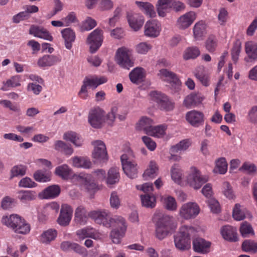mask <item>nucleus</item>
<instances>
[{
	"instance_id": "nucleus-1",
	"label": "nucleus",
	"mask_w": 257,
	"mask_h": 257,
	"mask_svg": "<svg viewBox=\"0 0 257 257\" xmlns=\"http://www.w3.org/2000/svg\"><path fill=\"white\" fill-rule=\"evenodd\" d=\"M195 233L194 227L187 225L181 226L179 232L174 237L175 247L181 251L188 250L191 247V237Z\"/></svg>"
},
{
	"instance_id": "nucleus-2",
	"label": "nucleus",
	"mask_w": 257,
	"mask_h": 257,
	"mask_svg": "<svg viewBox=\"0 0 257 257\" xmlns=\"http://www.w3.org/2000/svg\"><path fill=\"white\" fill-rule=\"evenodd\" d=\"M2 221L4 224L12 228L16 233L26 234L30 231V225L17 214L3 217Z\"/></svg>"
},
{
	"instance_id": "nucleus-3",
	"label": "nucleus",
	"mask_w": 257,
	"mask_h": 257,
	"mask_svg": "<svg viewBox=\"0 0 257 257\" xmlns=\"http://www.w3.org/2000/svg\"><path fill=\"white\" fill-rule=\"evenodd\" d=\"M89 216L99 224H102L106 227L112 226L117 219L121 216L112 217L110 213L105 210H94L89 213Z\"/></svg>"
},
{
	"instance_id": "nucleus-4",
	"label": "nucleus",
	"mask_w": 257,
	"mask_h": 257,
	"mask_svg": "<svg viewBox=\"0 0 257 257\" xmlns=\"http://www.w3.org/2000/svg\"><path fill=\"white\" fill-rule=\"evenodd\" d=\"M173 217L169 215H163L156 224V236L159 240H162L168 235L170 226Z\"/></svg>"
},
{
	"instance_id": "nucleus-5",
	"label": "nucleus",
	"mask_w": 257,
	"mask_h": 257,
	"mask_svg": "<svg viewBox=\"0 0 257 257\" xmlns=\"http://www.w3.org/2000/svg\"><path fill=\"white\" fill-rule=\"evenodd\" d=\"M150 96L151 100L157 103L160 109L168 111L174 108V102L165 94L158 91H152Z\"/></svg>"
},
{
	"instance_id": "nucleus-6",
	"label": "nucleus",
	"mask_w": 257,
	"mask_h": 257,
	"mask_svg": "<svg viewBox=\"0 0 257 257\" xmlns=\"http://www.w3.org/2000/svg\"><path fill=\"white\" fill-rule=\"evenodd\" d=\"M88 121L94 128L101 127L105 123L104 111L98 106L91 108L88 113Z\"/></svg>"
},
{
	"instance_id": "nucleus-7",
	"label": "nucleus",
	"mask_w": 257,
	"mask_h": 257,
	"mask_svg": "<svg viewBox=\"0 0 257 257\" xmlns=\"http://www.w3.org/2000/svg\"><path fill=\"white\" fill-rule=\"evenodd\" d=\"M115 61L121 68L130 69L134 66V63L131 57V52L126 48H119L115 55Z\"/></svg>"
},
{
	"instance_id": "nucleus-8",
	"label": "nucleus",
	"mask_w": 257,
	"mask_h": 257,
	"mask_svg": "<svg viewBox=\"0 0 257 257\" xmlns=\"http://www.w3.org/2000/svg\"><path fill=\"white\" fill-rule=\"evenodd\" d=\"M112 227H114L110 234V238L114 243L120 242L121 239L124 236L126 229L125 220L122 217H118Z\"/></svg>"
},
{
	"instance_id": "nucleus-9",
	"label": "nucleus",
	"mask_w": 257,
	"mask_h": 257,
	"mask_svg": "<svg viewBox=\"0 0 257 257\" xmlns=\"http://www.w3.org/2000/svg\"><path fill=\"white\" fill-rule=\"evenodd\" d=\"M208 177L202 176L195 168H191L190 172L187 177V183L195 189H198L208 181Z\"/></svg>"
},
{
	"instance_id": "nucleus-10",
	"label": "nucleus",
	"mask_w": 257,
	"mask_h": 257,
	"mask_svg": "<svg viewBox=\"0 0 257 257\" xmlns=\"http://www.w3.org/2000/svg\"><path fill=\"white\" fill-rule=\"evenodd\" d=\"M106 81L107 79L104 77H95L91 78L86 77L83 80V84L79 92V96L84 99H86L88 96L87 87L96 88L98 85L103 84Z\"/></svg>"
},
{
	"instance_id": "nucleus-11",
	"label": "nucleus",
	"mask_w": 257,
	"mask_h": 257,
	"mask_svg": "<svg viewBox=\"0 0 257 257\" xmlns=\"http://www.w3.org/2000/svg\"><path fill=\"white\" fill-rule=\"evenodd\" d=\"M103 32L99 29H96L88 35L86 43L89 45L91 53H95L101 46L103 41Z\"/></svg>"
},
{
	"instance_id": "nucleus-12",
	"label": "nucleus",
	"mask_w": 257,
	"mask_h": 257,
	"mask_svg": "<svg viewBox=\"0 0 257 257\" xmlns=\"http://www.w3.org/2000/svg\"><path fill=\"white\" fill-rule=\"evenodd\" d=\"M198 205L194 202H188L182 205L179 209V215L184 219L194 218L199 213Z\"/></svg>"
},
{
	"instance_id": "nucleus-13",
	"label": "nucleus",
	"mask_w": 257,
	"mask_h": 257,
	"mask_svg": "<svg viewBox=\"0 0 257 257\" xmlns=\"http://www.w3.org/2000/svg\"><path fill=\"white\" fill-rule=\"evenodd\" d=\"M94 146L92 157L95 161L104 162L107 160V153L104 143L100 140H97L92 143Z\"/></svg>"
},
{
	"instance_id": "nucleus-14",
	"label": "nucleus",
	"mask_w": 257,
	"mask_h": 257,
	"mask_svg": "<svg viewBox=\"0 0 257 257\" xmlns=\"http://www.w3.org/2000/svg\"><path fill=\"white\" fill-rule=\"evenodd\" d=\"M76 179L80 183L82 189L88 193L93 192L97 189V186L90 175L80 174L76 176Z\"/></svg>"
},
{
	"instance_id": "nucleus-15",
	"label": "nucleus",
	"mask_w": 257,
	"mask_h": 257,
	"mask_svg": "<svg viewBox=\"0 0 257 257\" xmlns=\"http://www.w3.org/2000/svg\"><path fill=\"white\" fill-rule=\"evenodd\" d=\"M60 248L65 252L73 251L82 255L87 254L86 249L79 244L70 241H64L60 244Z\"/></svg>"
},
{
	"instance_id": "nucleus-16",
	"label": "nucleus",
	"mask_w": 257,
	"mask_h": 257,
	"mask_svg": "<svg viewBox=\"0 0 257 257\" xmlns=\"http://www.w3.org/2000/svg\"><path fill=\"white\" fill-rule=\"evenodd\" d=\"M73 209L68 204H63L61 206L60 215L58 218V223L62 226L69 224L72 215Z\"/></svg>"
},
{
	"instance_id": "nucleus-17",
	"label": "nucleus",
	"mask_w": 257,
	"mask_h": 257,
	"mask_svg": "<svg viewBox=\"0 0 257 257\" xmlns=\"http://www.w3.org/2000/svg\"><path fill=\"white\" fill-rule=\"evenodd\" d=\"M145 36L149 37H156L161 30L160 24L155 20L147 21L144 27Z\"/></svg>"
},
{
	"instance_id": "nucleus-18",
	"label": "nucleus",
	"mask_w": 257,
	"mask_h": 257,
	"mask_svg": "<svg viewBox=\"0 0 257 257\" xmlns=\"http://www.w3.org/2000/svg\"><path fill=\"white\" fill-rule=\"evenodd\" d=\"M186 119L193 126L198 127L204 121V114L200 111L193 110L187 112Z\"/></svg>"
},
{
	"instance_id": "nucleus-19",
	"label": "nucleus",
	"mask_w": 257,
	"mask_h": 257,
	"mask_svg": "<svg viewBox=\"0 0 257 257\" xmlns=\"http://www.w3.org/2000/svg\"><path fill=\"white\" fill-rule=\"evenodd\" d=\"M158 75L163 80L169 82L172 86L179 88L181 82L175 73L166 69H162L160 70Z\"/></svg>"
},
{
	"instance_id": "nucleus-20",
	"label": "nucleus",
	"mask_w": 257,
	"mask_h": 257,
	"mask_svg": "<svg viewBox=\"0 0 257 257\" xmlns=\"http://www.w3.org/2000/svg\"><path fill=\"white\" fill-rule=\"evenodd\" d=\"M127 18L130 26L135 31L140 30L144 23L143 16L139 14L128 13Z\"/></svg>"
},
{
	"instance_id": "nucleus-21",
	"label": "nucleus",
	"mask_w": 257,
	"mask_h": 257,
	"mask_svg": "<svg viewBox=\"0 0 257 257\" xmlns=\"http://www.w3.org/2000/svg\"><path fill=\"white\" fill-rule=\"evenodd\" d=\"M29 34L49 41H52L53 39L49 32L43 27L32 26L29 30Z\"/></svg>"
},
{
	"instance_id": "nucleus-22",
	"label": "nucleus",
	"mask_w": 257,
	"mask_h": 257,
	"mask_svg": "<svg viewBox=\"0 0 257 257\" xmlns=\"http://www.w3.org/2000/svg\"><path fill=\"white\" fill-rule=\"evenodd\" d=\"M220 232L223 238L228 241L235 242L237 241V229L230 225H225L223 226Z\"/></svg>"
},
{
	"instance_id": "nucleus-23",
	"label": "nucleus",
	"mask_w": 257,
	"mask_h": 257,
	"mask_svg": "<svg viewBox=\"0 0 257 257\" xmlns=\"http://www.w3.org/2000/svg\"><path fill=\"white\" fill-rule=\"evenodd\" d=\"M210 242L202 238H196L193 240V247L195 251L202 254L209 252Z\"/></svg>"
},
{
	"instance_id": "nucleus-24",
	"label": "nucleus",
	"mask_w": 257,
	"mask_h": 257,
	"mask_svg": "<svg viewBox=\"0 0 257 257\" xmlns=\"http://www.w3.org/2000/svg\"><path fill=\"white\" fill-rule=\"evenodd\" d=\"M196 19V14L193 12H189L181 16L177 21L179 28L184 29L189 27Z\"/></svg>"
},
{
	"instance_id": "nucleus-25",
	"label": "nucleus",
	"mask_w": 257,
	"mask_h": 257,
	"mask_svg": "<svg viewBox=\"0 0 257 257\" xmlns=\"http://www.w3.org/2000/svg\"><path fill=\"white\" fill-rule=\"evenodd\" d=\"M61 61V59L53 55H46L40 58L37 62L40 67H51Z\"/></svg>"
},
{
	"instance_id": "nucleus-26",
	"label": "nucleus",
	"mask_w": 257,
	"mask_h": 257,
	"mask_svg": "<svg viewBox=\"0 0 257 257\" xmlns=\"http://www.w3.org/2000/svg\"><path fill=\"white\" fill-rule=\"evenodd\" d=\"M154 124L152 119L147 116H143L137 123L136 128L138 130L144 131L146 134L149 135L152 133L151 130Z\"/></svg>"
},
{
	"instance_id": "nucleus-27",
	"label": "nucleus",
	"mask_w": 257,
	"mask_h": 257,
	"mask_svg": "<svg viewBox=\"0 0 257 257\" xmlns=\"http://www.w3.org/2000/svg\"><path fill=\"white\" fill-rule=\"evenodd\" d=\"M245 50L248 56V58H245L246 62L254 61L257 59V45L256 43L252 41L246 42L245 45Z\"/></svg>"
},
{
	"instance_id": "nucleus-28",
	"label": "nucleus",
	"mask_w": 257,
	"mask_h": 257,
	"mask_svg": "<svg viewBox=\"0 0 257 257\" xmlns=\"http://www.w3.org/2000/svg\"><path fill=\"white\" fill-rule=\"evenodd\" d=\"M145 76V70L143 68L139 67L134 68L129 74L131 81L135 84L144 81Z\"/></svg>"
},
{
	"instance_id": "nucleus-29",
	"label": "nucleus",
	"mask_w": 257,
	"mask_h": 257,
	"mask_svg": "<svg viewBox=\"0 0 257 257\" xmlns=\"http://www.w3.org/2000/svg\"><path fill=\"white\" fill-rule=\"evenodd\" d=\"M173 6V0H159L157 10L159 16L164 17Z\"/></svg>"
},
{
	"instance_id": "nucleus-30",
	"label": "nucleus",
	"mask_w": 257,
	"mask_h": 257,
	"mask_svg": "<svg viewBox=\"0 0 257 257\" xmlns=\"http://www.w3.org/2000/svg\"><path fill=\"white\" fill-rule=\"evenodd\" d=\"M63 138L67 141L71 142L76 147H81L83 143V140L81 137L74 132L65 133Z\"/></svg>"
},
{
	"instance_id": "nucleus-31",
	"label": "nucleus",
	"mask_w": 257,
	"mask_h": 257,
	"mask_svg": "<svg viewBox=\"0 0 257 257\" xmlns=\"http://www.w3.org/2000/svg\"><path fill=\"white\" fill-rule=\"evenodd\" d=\"M62 37L65 41V46L70 50L72 46V43L75 39V34L71 28H66L61 31Z\"/></svg>"
},
{
	"instance_id": "nucleus-32",
	"label": "nucleus",
	"mask_w": 257,
	"mask_h": 257,
	"mask_svg": "<svg viewBox=\"0 0 257 257\" xmlns=\"http://www.w3.org/2000/svg\"><path fill=\"white\" fill-rule=\"evenodd\" d=\"M74 215L75 222L84 225L86 222L87 216H89V213H87L84 206L80 205L76 209Z\"/></svg>"
},
{
	"instance_id": "nucleus-33",
	"label": "nucleus",
	"mask_w": 257,
	"mask_h": 257,
	"mask_svg": "<svg viewBox=\"0 0 257 257\" xmlns=\"http://www.w3.org/2000/svg\"><path fill=\"white\" fill-rule=\"evenodd\" d=\"M61 189L57 185H51L45 189L42 193V198L44 199H53L60 194Z\"/></svg>"
},
{
	"instance_id": "nucleus-34",
	"label": "nucleus",
	"mask_w": 257,
	"mask_h": 257,
	"mask_svg": "<svg viewBox=\"0 0 257 257\" xmlns=\"http://www.w3.org/2000/svg\"><path fill=\"white\" fill-rule=\"evenodd\" d=\"M249 213L246 208L239 204H236L233 209L232 216L237 221L243 220Z\"/></svg>"
},
{
	"instance_id": "nucleus-35",
	"label": "nucleus",
	"mask_w": 257,
	"mask_h": 257,
	"mask_svg": "<svg viewBox=\"0 0 257 257\" xmlns=\"http://www.w3.org/2000/svg\"><path fill=\"white\" fill-rule=\"evenodd\" d=\"M54 146L55 150L60 151L67 156H71L74 152L71 145L67 144L62 141H56Z\"/></svg>"
},
{
	"instance_id": "nucleus-36",
	"label": "nucleus",
	"mask_w": 257,
	"mask_h": 257,
	"mask_svg": "<svg viewBox=\"0 0 257 257\" xmlns=\"http://www.w3.org/2000/svg\"><path fill=\"white\" fill-rule=\"evenodd\" d=\"M120 179L119 169L117 167L110 168L106 177V182L108 185H113L118 182Z\"/></svg>"
},
{
	"instance_id": "nucleus-37",
	"label": "nucleus",
	"mask_w": 257,
	"mask_h": 257,
	"mask_svg": "<svg viewBox=\"0 0 257 257\" xmlns=\"http://www.w3.org/2000/svg\"><path fill=\"white\" fill-rule=\"evenodd\" d=\"M72 165L76 168L89 169L91 168V162L87 158L82 157H74L71 158Z\"/></svg>"
},
{
	"instance_id": "nucleus-38",
	"label": "nucleus",
	"mask_w": 257,
	"mask_h": 257,
	"mask_svg": "<svg viewBox=\"0 0 257 257\" xmlns=\"http://www.w3.org/2000/svg\"><path fill=\"white\" fill-rule=\"evenodd\" d=\"M203 100V97L199 94L191 93L186 97L184 100L185 106L190 107L200 103Z\"/></svg>"
},
{
	"instance_id": "nucleus-39",
	"label": "nucleus",
	"mask_w": 257,
	"mask_h": 257,
	"mask_svg": "<svg viewBox=\"0 0 257 257\" xmlns=\"http://www.w3.org/2000/svg\"><path fill=\"white\" fill-rule=\"evenodd\" d=\"M122 166V169L127 176L131 179L137 177L138 167L135 162H131L128 164H124Z\"/></svg>"
},
{
	"instance_id": "nucleus-40",
	"label": "nucleus",
	"mask_w": 257,
	"mask_h": 257,
	"mask_svg": "<svg viewBox=\"0 0 257 257\" xmlns=\"http://www.w3.org/2000/svg\"><path fill=\"white\" fill-rule=\"evenodd\" d=\"M57 235V231L54 229H49L44 231L40 236V241L43 243L48 244L54 240Z\"/></svg>"
},
{
	"instance_id": "nucleus-41",
	"label": "nucleus",
	"mask_w": 257,
	"mask_h": 257,
	"mask_svg": "<svg viewBox=\"0 0 257 257\" xmlns=\"http://www.w3.org/2000/svg\"><path fill=\"white\" fill-rule=\"evenodd\" d=\"M72 170L66 164H63L57 167L55 170V173L62 179L68 180L70 176Z\"/></svg>"
},
{
	"instance_id": "nucleus-42",
	"label": "nucleus",
	"mask_w": 257,
	"mask_h": 257,
	"mask_svg": "<svg viewBox=\"0 0 257 257\" xmlns=\"http://www.w3.org/2000/svg\"><path fill=\"white\" fill-rule=\"evenodd\" d=\"M191 145V141L189 139L181 141L179 143L172 146L170 149V154H175L186 150Z\"/></svg>"
},
{
	"instance_id": "nucleus-43",
	"label": "nucleus",
	"mask_w": 257,
	"mask_h": 257,
	"mask_svg": "<svg viewBox=\"0 0 257 257\" xmlns=\"http://www.w3.org/2000/svg\"><path fill=\"white\" fill-rule=\"evenodd\" d=\"M33 177L38 182H46L50 181L51 173L46 170H39L34 173Z\"/></svg>"
},
{
	"instance_id": "nucleus-44",
	"label": "nucleus",
	"mask_w": 257,
	"mask_h": 257,
	"mask_svg": "<svg viewBox=\"0 0 257 257\" xmlns=\"http://www.w3.org/2000/svg\"><path fill=\"white\" fill-rule=\"evenodd\" d=\"M3 85L1 88L3 91H8L11 87H15L20 86V77L19 76H15L12 77L10 79L6 81L3 82Z\"/></svg>"
},
{
	"instance_id": "nucleus-45",
	"label": "nucleus",
	"mask_w": 257,
	"mask_h": 257,
	"mask_svg": "<svg viewBox=\"0 0 257 257\" xmlns=\"http://www.w3.org/2000/svg\"><path fill=\"white\" fill-rule=\"evenodd\" d=\"M158 168L156 163L154 161H151L149 168L146 170L143 177L145 180L154 178L157 175Z\"/></svg>"
},
{
	"instance_id": "nucleus-46",
	"label": "nucleus",
	"mask_w": 257,
	"mask_h": 257,
	"mask_svg": "<svg viewBox=\"0 0 257 257\" xmlns=\"http://www.w3.org/2000/svg\"><path fill=\"white\" fill-rule=\"evenodd\" d=\"M141 201L143 206L146 207L153 208L156 205V198L152 194H146L141 195Z\"/></svg>"
},
{
	"instance_id": "nucleus-47",
	"label": "nucleus",
	"mask_w": 257,
	"mask_h": 257,
	"mask_svg": "<svg viewBox=\"0 0 257 257\" xmlns=\"http://www.w3.org/2000/svg\"><path fill=\"white\" fill-rule=\"evenodd\" d=\"M216 166L213 171L220 174H225L227 169V164L224 158H220L215 162Z\"/></svg>"
},
{
	"instance_id": "nucleus-48",
	"label": "nucleus",
	"mask_w": 257,
	"mask_h": 257,
	"mask_svg": "<svg viewBox=\"0 0 257 257\" xmlns=\"http://www.w3.org/2000/svg\"><path fill=\"white\" fill-rule=\"evenodd\" d=\"M194 36L196 39H199L205 33V25L202 21L197 23L193 29Z\"/></svg>"
},
{
	"instance_id": "nucleus-49",
	"label": "nucleus",
	"mask_w": 257,
	"mask_h": 257,
	"mask_svg": "<svg viewBox=\"0 0 257 257\" xmlns=\"http://www.w3.org/2000/svg\"><path fill=\"white\" fill-rule=\"evenodd\" d=\"M200 54V51L197 47H189L184 52V58L185 60L195 59Z\"/></svg>"
},
{
	"instance_id": "nucleus-50",
	"label": "nucleus",
	"mask_w": 257,
	"mask_h": 257,
	"mask_svg": "<svg viewBox=\"0 0 257 257\" xmlns=\"http://www.w3.org/2000/svg\"><path fill=\"white\" fill-rule=\"evenodd\" d=\"M76 235L81 239H83L86 237L96 238L95 234L93 231L92 228H85L78 230L76 232Z\"/></svg>"
},
{
	"instance_id": "nucleus-51",
	"label": "nucleus",
	"mask_w": 257,
	"mask_h": 257,
	"mask_svg": "<svg viewBox=\"0 0 257 257\" xmlns=\"http://www.w3.org/2000/svg\"><path fill=\"white\" fill-rule=\"evenodd\" d=\"M167 128V125L165 124L153 126L151 132L152 134H149L148 135L152 136L157 138H161L165 134V131Z\"/></svg>"
},
{
	"instance_id": "nucleus-52",
	"label": "nucleus",
	"mask_w": 257,
	"mask_h": 257,
	"mask_svg": "<svg viewBox=\"0 0 257 257\" xmlns=\"http://www.w3.org/2000/svg\"><path fill=\"white\" fill-rule=\"evenodd\" d=\"M242 249L246 252L257 251V243L251 240H245L242 244Z\"/></svg>"
},
{
	"instance_id": "nucleus-53",
	"label": "nucleus",
	"mask_w": 257,
	"mask_h": 257,
	"mask_svg": "<svg viewBox=\"0 0 257 257\" xmlns=\"http://www.w3.org/2000/svg\"><path fill=\"white\" fill-rule=\"evenodd\" d=\"M172 179L176 183H179L182 177V172L179 166L175 164L171 170Z\"/></svg>"
},
{
	"instance_id": "nucleus-54",
	"label": "nucleus",
	"mask_w": 257,
	"mask_h": 257,
	"mask_svg": "<svg viewBox=\"0 0 257 257\" xmlns=\"http://www.w3.org/2000/svg\"><path fill=\"white\" fill-rule=\"evenodd\" d=\"M27 167L22 165L15 166L11 171V178L22 176L25 175Z\"/></svg>"
},
{
	"instance_id": "nucleus-55",
	"label": "nucleus",
	"mask_w": 257,
	"mask_h": 257,
	"mask_svg": "<svg viewBox=\"0 0 257 257\" xmlns=\"http://www.w3.org/2000/svg\"><path fill=\"white\" fill-rule=\"evenodd\" d=\"M18 198L23 202L33 200L35 195L30 191H22L18 193Z\"/></svg>"
},
{
	"instance_id": "nucleus-56",
	"label": "nucleus",
	"mask_w": 257,
	"mask_h": 257,
	"mask_svg": "<svg viewBox=\"0 0 257 257\" xmlns=\"http://www.w3.org/2000/svg\"><path fill=\"white\" fill-rule=\"evenodd\" d=\"M240 232L243 237H247L248 234H254L251 225L246 221L242 223L240 227Z\"/></svg>"
},
{
	"instance_id": "nucleus-57",
	"label": "nucleus",
	"mask_w": 257,
	"mask_h": 257,
	"mask_svg": "<svg viewBox=\"0 0 257 257\" xmlns=\"http://www.w3.org/2000/svg\"><path fill=\"white\" fill-rule=\"evenodd\" d=\"M15 199L9 196H5L2 200L1 207L5 210H8L15 206Z\"/></svg>"
},
{
	"instance_id": "nucleus-58",
	"label": "nucleus",
	"mask_w": 257,
	"mask_h": 257,
	"mask_svg": "<svg viewBox=\"0 0 257 257\" xmlns=\"http://www.w3.org/2000/svg\"><path fill=\"white\" fill-rule=\"evenodd\" d=\"M217 39L214 36H210L205 42V47L209 52H213L217 46Z\"/></svg>"
},
{
	"instance_id": "nucleus-59",
	"label": "nucleus",
	"mask_w": 257,
	"mask_h": 257,
	"mask_svg": "<svg viewBox=\"0 0 257 257\" xmlns=\"http://www.w3.org/2000/svg\"><path fill=\"white\" fill-rule=\"evenodd\" d=\"M96 26V22L90 17H87L82 23L81 29L82 31H89Z\"/></svg>"
},
{
	"instance_id": "nucleus-60",
	"label": "nucleus",
	"mask_w": 257,
	"mask_h": 257,
	"mask_svg": "<svg viewBox=\"0 0 257 257\" xmlns=\"http://www.w3.org/2000/svg\"><path fill=\"white\" fill-rule=\"evenodd\" d=\"M117 111V108L114 106L105 116L104 115L105 122L109 125H112L115 119V115Z\"/></svg>"
},
{
	"instance_id": "nucleus-61",
	"label": "nucleus",
	"mask_w": 257,
	"mask_h": 257,
	"mask_svg": "<svg viewBox=\"0 0 257 257\" xmlns=\"http://www.w3.org/2000/svg\"><path fill=\"white\" fill-rule=\"evenodd\" d=\"M165 208L170 211H174L177 209V203L174 198L168 196L164 199Z\"/></svg>"
},
{
	"instance_id": "nucleus-62",
	"label": "nucleus",
	"mask_w": 257,
	"mask_h": 257,
	"mask_svg": "<svg viewBox=\"0 0 257 257\" xmlns=\"http://www.w3.org/2000/svg\"><path fill=\"white\" fill-rule=\"evenodd\" d=\"M141 6L145 10V14L150 17L153 18L156 16V13L153 6L149 3L145 2H140Z\"/></svg>"
},
{
	"instance_id": "nucleus-63",
	"label": "nucleus",
	"mask_w": 257,
	"mask_h": 257,
	"mask_svg": "<svg viewBox=\"0 0 257 257\" xmlns=\"http://www.w3.org/2000/svg\"><path fill=\"white\" fill-rule=\"evenodd\" d=\"M41 84L36 82L29 83L27 86V90L35 95H39L42 91V86Z\"/></svg>"
},
{
	"instance_id": "nucleus-64",
	"label": "nucleus",
	"mask_w": 257,
	"mask_h": 257,
	"mask_svg": "<svg viewBox=\"0 0 257 257\" xmlns=\"http://www.w3.org/2000/svg\"><path fill=\"white\" fill-rule=\"evenodd\" d=\"M247 119L251 123L257 124V106H253L248 111Z\"/></svg>"
}]
</instances>
